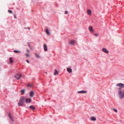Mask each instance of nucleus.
I'll return each mask as SVG.
<instances>
[{
  "label": "nucleus",
  "instance_id": "3",
  "mask_svg": "<svg viewBox=\"0 0 124 124\" xmlns=\"http://www.w3.org/2000/svg\"><path fill=\"white\" fill-rule=\"evenodd\" d=\"M22 77L21 75L20 74L17 73L16 74L15 76V77L17 79L19 80Z\"/></svg>",
  "mask_w": 124,
  "mask_h": 124
},
{
  "label": "nucleus",
  "instance_id": "8",
  "mask_svg": "<svg viewBox=\"0 0 124 124\" xmlns=\"http://www.w3.org/2000/svg\"><path fill=\"white\" fill-rule=\"evenodd\" d=\"M44 48L45 51H47V46L46 44H44Z\"/></svg>",
  "mask_w": 124,
  "mask_h": 124
},
{
  "label": "nucleus",
  "instance_id": "31",
  "mask_svg": "<svg viewBox=\"0 0 124 124\" xmlns=\"http://www.w3.org/2000/svg\"><path fill=\"white\" fill-rule=\"evenodd\" d=\"M68 13V12L67 11H65V12L64 13V14H67Z\"/></svg>",
  "mask_w": 124,
  "mask_h": 124
},
{
  "label": "nucleus",
  "instance_id": "4",
  "mask_svg": "<svg viewBox=\"0 0 124 124\" xmlns=\"http://www.w3.org/2000/svg\"><path fill=\"white\" fill-rule=\"evenodd\" d=\"M102 51L105 53L108 54L109 53L108 51L105 48H103L102 49Z\"/></svg>",
  "mask_w": 124,
  "mask_h": 124
},
{
  "label": "nucleus",
  "instance_id": "18",
  "mask_svg": "<svg viewBox=\"0 0 124 124\" xmlns=\"http://www.w3.org/2000/svg\"><path fill=\"white\" fill-rule=\"evenodd\" d=\"M46 33L47 34H49L50 33V32L47 29H46Z\"/></svg>",
  "mask_w": 124,
  "mask_h": 124
},
{
  "label": "nucleus",
  "instance_id": "2",
  "mask_svg": "<svg viewBox=\"0 0 124 124\" xmlns=\"http://www.w3.org/2000/svg\"><path fill=\"white\" fill-rule=\"evenodd\" d=\"M25 99L24 96H22L20 98L19 101L18 103V105L19 106H22L25 102Z\"/></svg>",
  "mask_w": 124,
  "mask_h": 124
},
{
  "label": "nucleus",
  "instance_id": "13",
  "mask_svg": "<svg viewBox=\"0 0 124 124\" xmlns=\"http://www.w3.org/2000/svg\"><path fill=\"white\" fill-rule=\"evenodd\" d=\"M59 73L58 71L57 70H55L54 72V75H56L58 74Z\"/></svg>",
  "mask_w": 124,
  "mask_h": 124
},
{
  "label": "nucleus",
  "instance_id": "10",
  "mask_svg": "<svg viewBox=\"0 0 124 124\" xmlns=\"http://www.w3.org/2000/svg\"><path fill=\"white\" fill-rule=\"evenodd\" d=\"M92 28V27L91 26H89V29L90 32H93V29Z\"/></svg>",
  "mask_w": 124,
  "mask_h": 124
},
{
  "label": "nucleus",
  "instance_id": "16",
  "mask_svg": "<svg viewBox=\"0 0 124 124\" xmlns=\"http://www.w3.org/2000/svg\"><path fill=\"white\" fill-rule=\"evenodd\" d=\"M9 63H12L13 61L12 60V58L10 57L9 58Z\"/></svg>",
  "mask_w": 124,
  "mask_h": 124
},
{
  "label": "nucleus",
  "instance_id": "1",
  "mask_svg": "<svg viewBox=\"0 0 124 124\" xmlns=\"http://www.w3.org/2000/svg\"><path fill=\"white\" fill-rule=\"evenodd\" d=\"M116 85L120 87L118 88V94L120 99H123L124 97V90H122V88H124V84L121 83L117 84Z\"/></svg>",
  "mask_w": 124,
  "mask_h": 124
},
{
  "label": "nucleus",
  "instance_id": "27",
  "mask_svg": "<svg viewBox=\"0 0 124 124\" xmlns=\"http://www.w3.org/2000/svg\"><path fill=\"white\" fill-rule=\"evenodd\" d=\"M27 44L28 45V46L30 48H31V46L30 44V43L29 42H28L27 43Z\"/></svg>",
  "mask_w": 124,
  "mask_h": 124
},
{
  "label": "nucleus",
  "instance_id": "29",
  "mask_svg": "<svg viewBox=\"0 0 124 124\" xmlns=\"http://www.w3.org/2000/svg\"><path fill=\"white\" fill-rule=\"evenodd\" d=\"M10 120H11L12 121H14V119H13V118L12 117H11V118H10Z\"/></svg>",
  "mask_w": 124,
  "mask_h": 124
},
{
  "label": "nucleus",
  "instance_id": "20",
  "mask_svg": "<svg viewBox=\"0 0 124 124\" xmlns=\"http://www.w3.org/2000/svg\"><path fill=\"white\" fill-rule=\"evenodd\" d=\"M8 115L10 118L12 117L10 113H9L8 114Z\"/></svg>",
  "mask_w": 124,
  "mask_h": 124
},
{
  "label": "nucleus",
  "instance_id": "21",
  "mask_svg": "<svg viewBox=\"0 0 124 124\" xmlns=\"http://www.w3.org/2000/svg\"><path fill=\"white\" fill-rule=\"evenodd\" d=\"M8 115L10 118L12 117L10 113H9L8 114Z\"/></svg>",
  "mask_w": 124,
  "mask_h": 124
},
{
  "label": "nucleus",
  "instance_id": "36",
  "mask_svg": "<svg viewBox=\"0 0 124 124\" xmlns=\"http://www.w3.org/2000/svg\"><path fill=\"white\" fill-rule=\"evenodd\" d=\"M25 29H27L26 28H25Z\"/></svg>",
  "mask_w": 124,
  "mask_h": 124
},
{
  "label": "nucleus",
  "instance_id": "15",
  "mask_svg": "<svg viewBox=\"0 0 124 124\" xmlns=\"http://www.w3.org/2000/svg\"><path fill=\"white\" fill-rule=\"evenodd\" d=\"M87 13L88 15H91V10L88 9L87 11Z\"/></svg>",
  "mask_w": 124,
  "mask_h": 124
},
{
  "label": "nucleus",
  "instance_id": "14",
  "mask_svg": "<svg viewBox=\"0 0 124 124\" xmlns=\"http://www.w3.org/2000/svg\"><path fill=\"white\" fill-rule=\"evenodd\" d=\"M29 108H31L33 110H35V107L33 105H31L29 107Z\"/></svg>",
  "mask_w": 124,
  "mask_h": 124
},
{
  "label": "nucleus",
  "instance_id": "19",
  "mask_svg": "<svg viewBox=\"0 0 124 124\" xmlns=\"http://www.w3.org/2000/svg\"><path fill=\"white\" fill-rule=\"evenodd\" d=\"M13 52L15 53H20L21 52L19 51H18L17 50H14L13 51Z\"/></svg>",
  "mask_w": 124,
  "mask_h": 124
},
{
  "label": "nucleus",
  "instance_id": "5",
  "mask_svg": "<svg viewBox=\"0 0 124 124\" xmlns=\"http://www.w3.org/2000/svg\"><path fill=\"white\" fill-rule=\"evenodd\" d=\"M77 93H87L86 91L82 90L80 91H78Z\"/></svg>",
  "mask_w": 124,
  "mask_h": 124
},
{
  "label": "nucleus",
  "instance_id": "35",
  "mask_svg": "<svg viewBox=\"0 0 124 124\" xmlns=\"http://www.w3.org/2000/svg\"><path fill=\"white\" fill-rule=\"evenodd\" d=\"M27 29H28L29 30H30V28L29 27H28L27 28Z\"/></svg>",
  "mask_w": 124,
  "mask_h": 124
},
{
  "label": "nucleus",
  "instance_id": "25",
  "mask_svg": "<svg viewBox=\"0 0 124 124\" xmlns=\"http://www.w3.org/2000/svg\"><path fill=\"white\" fill-rule=\"evenodd\" d=\"M27 86L28 87H31V85L29 83H28L27 84Z\"/></svg>",
  "mask_w": 124,
  "mask_h": 124
},
{
  "label": "nucleus",
  "instance_id": "28",
  "mask_svg": "<svg viewBox=\"0 0 124 124\" xmlns=\"http://www.w3.org/2000/svg\"><path fill=\"white\" fill-rule=\"evenodd\" d=\"M114 110L116 112H117V109H116L115 108H113Z\"/></svg>",
  "mask_w": 124,
  "mask_h": 124
},
{
  "label": "nucleus",
  "instance_id": "30",
  "mask_svg": "<svg viewBox=\"0 0 124 124\" xmlns=\"http://www.w3.org/2000/svg\"><path fill=\"white\" fill-rule=\"evenodd\" d=\"M94 35L95 36L97 37L98 36V35L97 33H95Z\"/></svg>",
  "mask_w": 124,
  "mask_h": 124
},
{
  "label": "nucleus",
  "instance_id": "7",
  "mask_svg": "<svg viewBox=\"0 0 124 124\" xmlns=\"http://www.w3.org/2000/svg\"><path fill=\"white\" fill-rule=\"evenodd\" d=\"M31 99L30 98H27L25 100V102L27 103H30L31 102Z\"/></svg>",
  "mask_w": 124,
  "mask_h": 124
},
{
  "label": "nucleus",
  "instance_id": "6",
  "mask_svg": "<svg viewBox=\"0 0 124 124\" xmlns=\"http://www.w3.org/2000/svg\"><path fill=\"white\" fill-rule=\"evenodd\" d=\"M31 99L30 98H27L25 100V102L27 103H30L31 102Z\"/></svg>",
  "mask_w": 124,
  "mask_h": 124
},
{
  "label": "nucleus",
  "instance_id": "26",
  "mask_svg": "<svg viewBox=\"0 0 124 124\" xmlns=\"http://www.w3.org/2000/svg\"><path fill=\"white\" fill-rule=\"evenodd\" d=\"M14 18H16V19H17V18L16 16V15L15 14H14Z\"/></svg>",
  "mask_w": 124,
  "mask_h": 124
},
{
  "label": "nucleus",
  "instance_id": "12",
  "mask_svg": "<svg viewBox=\"0 0 124 124\" xmlns=\"http://www.w3.org/2000/svg\"><path fill=\"white\" fill-rule=\"evenodd\" d=\"M34 92L33 91H31L30 93V96L31 97H32L33 96Z\"/></svg>",
  "mask_w": 124,
  "mask_h": 124
},
{
  "label": "nucleus",
  "instance_id": "24",
  "mask_svg": "<svg viewBox=\"0 0 124 124\" xmlns=\"http://www.w3.org/2000/svg\"><path fill=\"white\" fill-rule=\"evenodd\" d=\"M35 54L36 56H37V57H38V58H39L40 57V56L39 55L37 54V53H35Z\"/></svg>",
  "mask_w": 124,
  "mask_h": 124
},
{
  "label": "nucleus",
  "instance_id": "22",
  "mask_svg": "<svg viewBox=\"0 0 124 124\" xmlns=\"http://www.w3.org/2000/svg\"><path fill=\"white\" fill-rule=\"evenodd\" d=\"M25 90H22L20 91V92L22 93V94H24Z\"/></svg>",
  "mask_w": 124,
  "mask_h": 124
},
{
  "label": "nucleus",
  "instance_id": "11",
  "mask_svg": "<svg viewBox=\"0 0 124 124\" xmlns=\"http://www.w3.org/2000/svg\"><path fill=\"white\" fill-rule=\"evenodd\" d=\"M67 71L69 73H71L72 72V69L70 68H68L67 69Z\"/></svg>",
  "mask_w": 124,
  "mask_h": 124
},
{
  "label": "nucleus",
  "instance_id": "17",
  "mask_svg": "<svg viewBox=\"0 0 124 124\" xmlns=\"http://www.w3.org/2000/svg\"><path fill=\"white\" fill-rule=\"evenodd\" d=\"M91 119L93 121H95L96 120V118L94 117H92L91 118Z\"/></svg>",
  "mask_w": 124,
  "mask_h": 124
},
{
  "label": "nucleus",
  "instance_id": "23",
  "mask_svg": "<svg viewBox=\"0 0 124 124\" xmlns=\"http://www.w3.org/2000/svg\"><path fill=\"white\" fill-rule=\"evenodd\" d=\"M8 11L9 13H11V14L13 13L12 11L11 10H8Z\"/></svg>",
  "mask_w": 124,
  "mask_h": 124
},
{
  "label": "nucleus",
  "instance_id": "34",
  "mask_svg": "<svg viewBox=\"0 0 124 124\" xmlns=\"http://www.w3.org/2000/svg\"><path fill=\"white\" fill-rule=\"evenodd\" d=\"M27 52H28L29 53L30 52V50H27Z\"/></svg>",
  "mask_w": 124,
  "mask_h": 124
},
{
  "label": "nucleus",
  "instance_id": "9",
  "mask_svg": "<svg viewBox=\"0 0 124 124\" xmlns=\"http://www.w3.org/2000/svg\"><path fill=\"white\" fill-rule=\"evenodd\" d=\"M75 42V41L74 40H71L69 44L71 45H73Z\"/></svg>",
  "mask_w": 124,
  "mask_h": 124
},
{
  "label": "nucleus",
  "instance_id": "33",
  "mask_svg": "<svg viewBox=\"0 0 124 124\" xmlns=\"http://www.w3.org/2000/svg\"><path fill=\"white\" fill-rule=\"evenodd\" d=\"M26 55L28 57L29 56V55L28 54H26Z\"/></svg>",
  "mask_w": 124,
  "mask_h": 124
},
{
  "label": "nucleus",
  "instance_id": "32",
  "mask_svg": "<svg viewBox=\"0 0 124 124\" xmlns=\"http://www.w3.org/2000/svg\"><path fill=\"white\" fill-rule=\"evenodd\" d=\"M26 61L27 62H28V63H29V62L28 60H26Z\"/></svg>",
  "mask_w": 124,
  "mask_h": 124
}]
</instances>
